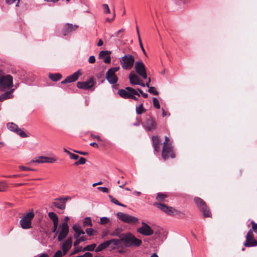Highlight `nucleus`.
Listing matches in <instances>:
<instances>
[{
	"mask_svg": "<svg viewBox=\"0 0 257 257\" xmlns=\"http://www.w3.org/2000/svg\"><path fill=\"white\" fill-rule=\"evenodd\" d=\"M116 216L119 220L128 224H136L138 221L137 217L122 212H117Z\"/></svg>",
	"mask_w": 257,
	"mask_h": 257,
	"instance_id": "9d476101",
	"label": "nucleus"
},
{
	"mask_svg": "<svg viewBox=\"0 0 257 257\" xmlns=\"http://www.w3.org/2000/svg\"><path fill=\"white\" fill-rule=\"evenodd\" d=\"M110 221L108 217H102L100 218V223L101 224H104L109 223Z\"/></svg>",
	"mask_w": 257,
	"mask_h": 257,
	"instance_id": "37998d69",
	"label": "nucleus"
},
{
	"mask_svg": "<svg viewBox=\"0 0 257 257\" xmlns=\"http://www.w3.org/2000/svg\"><path fill=\"white\" fill-rule=\"evenodd\" d=\"M49 77L53 81H57L60 80L62 78L61 74L59 73H55V74H49Z\"/></svg>",
	"mask_w": 257,
	"mask_h": 257,
	"instance_id": "cd10ccee",
	"label": "nucleus"
},
{
	"mask_svg": "<svg viewBox=\"0 0 257 257\" xmlns=\"http://www.w3.org/2000/svg\"><path fill=\"white\" fill-rule=\"evenodd\" d=\"M94 231V229L91 228H88L86 229L85 231L81 229V235L84 234L85 232H86L88 235L91 236L93 235Z\"/></svg>",
	"mask_w": 257,
	"mask_h": 257,
	"instance_id": "c9c22d12",
	"label": "nucleus"
},
{
	"mask_svg": "<svg viewBox=\"0 0 257 257\" xmlns=\"http://www.w3.org/2000/svg\"><path fill=\"white\" fill-rule=\"evenodd\" d=\"M139 44H140V47L142 50V51L143 52L144 54L145 55H146V51L145 50V49L143 47V43H142V40H141V37H139Z\"/></svg>",
	"mask_w": 257,
	"mask_h": 257,
	"instance_id": "603ef678",
	"label": "nucleus"
},
{
	"mask_svg": "<svg viewBox=\"0 0 257 257\" xmlns=\"http://www.w3.org/2000/svg\"><path fill=\"white\" fill-rule=\"evenodd\" d=\"M143 91L140 88H138L137 90L131 87H126L125 89H119L118 94L119 95L124 99H132L135 100H138L140 96L142 94Z\"/></svg>",
	"mask_w": 257,
	"mask_h": 257,
	"instance_id": "f257e3e1",
	"label": "nucleus"
},
{
	"mask_svg": "<svg viewBox=\"0 0 257 257\" xmlns=\"http://www.w3.org/2000/svg\"><path fill=\"white\" fill-rule=\"evenodd\" d=\"M122 230L121 228H116L113 232L111 233V235L114 236H118L119 238L121 239V235L125 234V233H121Z\"/></svg>",
	"mask_w": 257,
	"mask_h": 257,
	"instance_id": "c756f323",
	"label": "nucleus"
},
{
	"mask_svg": "<svg viewBox=\"0 0 257 257\" xmlns=\"http://www.w3.org/2000/svg\"><path fill=\"white\" fill-rule=\"evenodd\" d=\"M8 128L11 131L14 132L16 133L18 135L21 136L22 138H27L28 137V135H27L24 132H23L21 128H19L18 126L13 123V122H9L7 124Z\"/></svg>",
	"mask_w": 257,
	"mask_h": 257,
	"instance_id": "4468645a",
	"label": "nucleus"
},
{
	"mask_svg": "<svg viewBox=\"0 0 257 257\" xmlns=\"http://www.w3.org/2000/svg\"><path fill=\"white\" fill-rule=\"evenodd\" d=\"M57 161V159L54 157H48L45 156H38L32 159L30 163H53Z\"/></svg>",
	"mask_w": 257,
	"mask_h": 257,
	"instance_id": "ddd939ff",
	"label": "nucleus"
},
{
	"mask_svg": "<svg viewBox=\"0 0 257 257\" xmlns=\"http://www.w3.org/2000/svg\"><path fill=\"white\" fill-rule=\"evenodd\" d=\"M97 189L104 193H108L109 191L107 188L103 187H98Z\"/></svg>",
	"mask_w": 257,
	"mask_h": 257,
	"instance_id": "8fccbe9b",
	"label": "nucleus"
},
{
	"mask_svg": "<svg viewBox=\"0 0 257 257\" xmlns=\"http://www.w3.org/2000/svg\"><path fill=\"white\" fill-rule=\"evenodd\" d=\"M103 44V42L102 40L101 39H99L97 44V46H98V47L101 46Z\"/></svg>",
	"mask_w": 257,
	"mask_h": 257,
	"instance_id": "052dcab7",
	"label": "nucleus"
},
{
	"mask_svg": "<svg viewBox=\"0 0 257 257\" xmlns=\"http://www.w3.org/2000/svg\"><path fill=\"white\" fill-rule=\"evenodd\" d=\"M90 145L91 146L94 147H97L98 145L96 143L93 142L90 144Z\"/></svg>",
	"mask_w": 257,
	"mask_h": 257,
	"instance_id": "338daca9",
	"label": "nucleus"
},
{
	"mask_svg": "<svg viewBox=\"0 0 257 257\" xmlns=\"http://www.w3.org/2000/svg\"><path fill=\"white\" fill-rule=\"evenodd\" d=\"M252 225V228L251 229L253 230L254 231H257V223H255L253 221L251 222Z\"/></svg>",
	"mask_w": 257,
	"mask_h": 257,
	"instance_id": "864d4df0",
	"label": "nucleus"
},
{
	"mask_svg": "<svg viewBox=\"0 0 257 257\" xmlns=\"http://www.w3.org/2000/svg\"><path fill=\"white\" fill-rule=\"evenodd\" d=\"M142 124L144 129L148 132L155 131L158 126L157 122L151 115H149V117L144 122H142Z\"/></svg>",
	"mask_w": 257,
	"mask_h": 257,
	"instance_id": "1a4fd4ad",
	"label": "nucleus"
},
{
	"mask_svg": "<svg viewBox=\"0 0 257 257\" xmlns=\"http://www.w3.org/2000/svg\"><path fill=\"white\" fill-rule=\"evenodd\" d=\"M67 198H60L55 200L53 202V205L57 208L63 210L65 208V203L67 201Z\"/></svg>",
	"mask_w": 257,
	"mask_h": 257,
	"instance_id": "412c9836",
	"label": "nucleus"
},
{
	"mask_svg": "<svg viewBox=\"0 0 257 257\" xmlns=\"http://www.w3.org/2000/svg\"><path fill=\"white\" fill-rule=\"evenodd\" d=\"M72 244V239L71 238L67 239L62 244V249L63 250V255H65L71 248Z\"/></svg>",
	"mask_w": 257,
	"mask_h": 257,
	"instance_id": "b1692460",
	"label": "nucleus"
},
{
	"mask_svg": "<svg viewBox=\"0 0 257 257\" xmlns=\"http://www.w3.org/2000/svg\"><path fill=\"white\" fill-rule=\"evenodd\" d=\"M194 201L197 207L203 213L204 217H210L211 216V213L209 208L207 207L206 204L203 199L199 197H195L194 198Z\"/></svg>",
	"mask_w": 257,
	"mask_h": 257,
	"instance_id": "423d86ee",
	"label": "nucleus"
},
{
	"mask_svg": "<svg viewBox=\"0 0 257 257\" xmlns=\"http://www.w3.org/2000/svg\"><path fill=\"white\" fill-rule=\"evenodd\" d=\"M14 89H12L10 91H8L0 95V101L3 102L5 100L12 98L13 95L12 93L14 92Z\"/></svg>",
	"mask_w": 257,
	"mask_h": 257,
	"instance_id": "a878e982",
	"label": "nucleus"
},
{
	"mask_svg": "<svg viewBox=\"0 0 257 257\" xmlns=\"http://www.w3.org/2000/svg\"><path fill=\"white\" fill-rule=\"evenodd\" d=\"M95 83L93 77H90L86 81L81 82V89L94 91L95 88L93 86Z\"/></svg>",
	"mask_w": 257,
	"mask_h": 257,
	"instance_id": "f3484780",
	"label": "nucleus"
},
{
	"mask_svg": "<svg viewBox=\"0 0 257 257\" xmlns=\"http://www.w3.org/2000/svg\"><path fill=\"white\" fill-rule=\"evenodd\" d=\"M96 246V244L95 243H93L91 244L87 245L86 246H85L83 249H81V251H93L95 249Z\"/></svg>",
	"mask_w": 257,
	"mask_h": 257,
	"instance_id": "2f4dec72",
	"label": "nucleus"
},
{
	"mask_svg": "<svg viewBox=\"0 0 257 257\" xmlns=\"http://www.w3.org/2000/svg\"><path fill=\"white\" fill-rule=\"evenodd\" d=\"M102 184V182L101 181H99V182H97V183H94V184L92 185V186H93V187H95V186H97V185H101V184Z\"/></svg>",
	"mask_w": 257,
	"mask_h": 257,
	"instance_id": "69168bd1",
	"label": "nucleus"
},
{
	"mask_svg": "<svg viewBox=\"0 0 257 257\" xmlns=\"http://www.w3.org/2000/svg\"><path fill=\"white\" fill-rule=\"evenodd\" d=\"M60 231L58 236V241H62L68 235L69 232V227L66 223H63L60 226Z\"/></svg>",
	"mask_w": 257,
	"mask_h": 257,
	"instance_id": "dca6fc26",
	"label": "nucleus"
},
{
	"mask_svg": "<svg viewBox=\"0 0 257 257\" xmlns=\"http://www.w3.org/2000/svg\"><path fill=\"white\" fill-rule=\"evenodd\" d=\"M34 217V214L30 212L25 215L21 219L20 223L23 229H29L32 227V220Z\"/></svg>",
	"mask_w": 257,
	"mask_h": 257,
	"instance_id": "6e6552de",
	"label": "nucleus"
},
{
	"mask_svg": "<svg viewBox=\"0 0 257 257\" xmlns=\"http://www.w3.org/2000/svg\"><path fill=\"white\" fill-rule=\"evenodd\" d=\"M137 85H139L142 87L146 86V84H145L141 79L140 80L139 84H138Z\"/></svg>",
	"mask_w": 257,
	"mask_h": 257,
	"instance_id": "680f3d73",
	"label": "nucleus"
},
{
	"mask_svg": "<svg viewBox=\"0 0 257 257\" xmlns=\"http://www.w3.org/2000/svg\"><path fill=\"white\" fill-rule=\"evenodd\" d=\"M80 75V69L78 70L73 74L68 76L65 80L61 81V84L71 83L76 81Z\"/></svg>",
	"mask_w": 257,
	"mask_h": 257,
	"instance_id": "6ab92c4d",
	"label": "nucleus"
},
{
	"mask_svg": "<svg viewBox=\"0 0 257 257\" xmlns=\"http://www.w3.org/2000/svg\"><path fill=\"white\" fill-rule=\"evenodd\" d=\"M109 245V241H108V240L105 241L98 245V246L95 248V251H101L107 248Z\"/></svg>",
	"mask_w": 257,
	"mask_h": 257,
	"instance_id": "bb28decb",
	"label": "nucleus"
},
{
	"mask_svg": "<svg viewBox=\"0 0 257 257\" xmlns=\"http://www.w3.org/2000/svg\"><path fill=\"white\" fill-rule=\"evenodd\" d=\"M149 88L148 91L150 93L153 94L155 95H158L159 93L156 90L155 88L154 87L151 86Z\"/></svg>",
	"mask_w": 257,
	"mask_h": 257,
	"instance_id": "a19ab883",
	"label": "nucleus"
},
{
	"mask_svg": "<svg viewBox=\"0 0 257 257\" xmlns=\"http://www.w3.org/2000/svg\"><path fill=\"white\" fill-rule=\"evenodd\" d=\"M103 61L105 63L108 64L111 61V57L110 55H106L103 59Z\"/></svg>",
	"mask_w": 257,
	"mask_h": 257,
	"instance_id": "a18cd8bd",
	"label": "nucleus"
},
{
	"mask_svg": "<svg viewBox=\"0 0 257 257\" xmlns=\"http://www.w3.org/2000/svg\"><path fill=\"white\" fill-rule=\"evenodd\" d=\"M123 31H124V29H121L118 30L116 34V36L117 37H119V34H120V33H122Z\"/></svg>",
	"mask_w": 257,
	"mask_h": 257,
	"instance_id": "e2e57ef3",
	"label": "nucleus"
},
{
	"mask_svg": "<svg viewBox=\"0 0 257 257\" xmlns=\"http://www.w3.org/2000/svg\"><path fill=\"white\" fill-rule=\"evenodd\" d=\"M153 205L158 208H159L161 210L169 215H180L182 217L184 216V213L182 212L177 210L172 207L167 206L165 204L155 202L153 203Z\"/></svg>",
	"mask_w": 257,
	"mask_h": 257,
	"instance_id": "7ed1b4c3",
	"label": "nucleus"
},
{
	"mask_svg": "<svg viewBox=\"0 0 257 257\" xmlns=\"http://www.w3.org/2000/svg\"><path fill=\"white\" fill-rule=\"evenodd\" d=\"M115 17V12H114L113 18L112 19H109L108 18H106V22H111L114 19Z\"/></svg>",
	"mask_w": 257,
	"mask_h": 257,
	"instance_id": "13d9d810",
	"label": "nucleus"
},
{
	"mask_svg": "<svg viewBox=\"0 0 257 257\" xmlns=\"http://www.w3.org/2000/svg\"><path fill=\"white\" fill-rule=\"evenodd\" d=\"M135 60V57L130 54H126L119 59L120 64L124 70H131L134 66Z\"/></svg>",
	"mask_w": 257,
	"mask_h": 257,
	"instance_id": "39448f33",
	"label": "nucleus"
},
{
	"mask_svg": "<svg viewBox=\"0 0 257 257\" xmlns=\"http://www.w3.org/2000/svg\"><path fill=\"white\" fill-rule=\"evenodd\" d=\"M129 79L131 85H135L139 84L141 78L134 71H132L129 74Z\"/></svg>",
	"mask_w": 257,
	"mask_h": 257,
	"instance_id": "5701e85b",
	"label": "nucleus"
},
{
	"mask_svg": "<svg viewBox=\"0 0 257 257\" xmlns=\"http://www.w3.org/2000/svg\"><path fill=\"white\" fill-rule=\"evenodd\" d=\"M70 159L77 160L79 159V156L73 153H71L69 156Z\"/></svg>",
	"mask_w": 257,
	"mask_h": 257,
	"instance_id": "3c124183",
	"label": "nucleus"
},
{
	"mask_svg": "<svg viewBox=\"0 0 257 257\" xmlns=\"http://www.w3.org/2000/svg\"><path fill=\"white\" fill-rule=\"evenodd\" d=\"M8 187V184L5 181L0 182V192H4Z\"/></svg>",
	"mask_w": 257,
	"mask_h": 257,
	"instance_id": "e433bc0d",
	"label": "nucleus"
},
{
	"mask_svg": "<svg viewBox=\"0 0 257 257\" xmlns=\"http://www.w3.org/2000/svg\"><path fill=\"white\" fill-rule=\"evenodd\" d=\"M167 197V195L164 193H158L156 195V199L159 201H163L165 198Z\"/></svg>",
	"mask_w": 257,
	"mask_h": 257,
	"instance_id": "72a5a7b5",
	"label": "nucleus"
},
{
	"mask_svg": "<svg viewBox=\"0 0 257 257\" xmlns=\"http://www.w3.org/2000/svg\"><path fill=\"white\" fill-rule=\"evenodd\" d=\"M20 1V0H6V3L8 5H12L14 4L15 2L17 1L16 6L18 7Z\"/></svg>",
	"mask_w": 257,
	"mask_h": 257,
	"instance_id": "c03bdc74",
	"label": "nucleus"
},
{
	"mask_svg": "<svg viewBox=\"0 0 257 257\" xmlns=\"http://www.w3.org/2000/svg\"><path fill=\"white\" fill-rule=\"evenodd\" d=\"M39 257H48V255L47 253H42Z\"/></svg>",
	"mask_w": 257,
	"mask_h": 257,
	"instance_id": "774afa93",
	"label": "nucleus"
},
{
	"mask_svg": "<svg viewBox=\"0 0 257 257\" xmlns=\"http://www.w3.org/2000/svg\"><path fill=\"white\" fill-rule=\"evenodd\" d=\"M63 255V253H62L60 250H58L55 253L53 257H62Z\"/></svg>",
	"mask_w": 257,
	"mask_h": 257,
	"instance_id": "09e8293b",
	"label": "nucleus"
},
{
	"mask_svg": "<svg viewBox=\"0 0 257 257\" xmlns=\"http://www.w3.org/2000/svg\"><path fill=\"white\" fill-rule=\"evenodd\" d=\"M135 69L136 73L144 79L147 78L146 67L142 61H136L135 63Z\"/></svg>",
	"mask_w": 257,
	"mask_h": 257,
	"instance_id": "9b49d317",
	"label": "nucleus"
},
{
	"mask_svg": "<svg viewBox=\"0 0 257 257\" xmlns=\"http://www.w3.org/2000/svg\"><path fill=\"white\" fill-rule=\"evenodd\" d=\"M106 78L110 84H114L118 81V78L115 74L111 73L110 70H108L106 73Z\"/></svg>",
	"mask_w": 257,
	"mask_h": 257,
	"instance_id": "4be33fe9",
	"label": "nucleus"
},
{
	"mask_svg": "<svg viewBox=\"0 0 257 257\" xmlns=\"http://www.w3.org/2000/svg\"><path fill=\"white\" fill-rule=\"evenodd\" d=\"M108 197H109V199L110 200V201L112 203H114V204H115L116 205H117L118 206H122V207H125L126 206L125 205L122 204L120 203V202H119V201L117 199H116L115 198H114L112 196L109 195L108 196Z\"/></svg>",
	"mask_w": 257,
	"mask_h": 257,
	"instance_id": "f704fd0d",
	"label": "nucleus"
},
{
	"mask_svg": "<svg viewBox=\"0 0 257 257\" xmlns=\"http://www.w3.org/2000/svg\"><path fill=\"white\" fill-rule=\"evenodd\" d=\"M63 151L65 153H66L67 154H68L69 155V156H70V154H71V153H72L69 151H68L67 149H66V148L63 149Z\"/></svg>",
	"mask_w": 257,
	"mask_h": 257,
	"instance_id": "0e129e2a",
	"label": "nucleus"
},
{
	"mask_svg": "<svg viewBox=\"0 0 257 257\" xmlns=\"http://www.w3.org/2000/svg\"><path fill=\"white\" fill-rule=\"evenodd\" d=\"M146 111V109L144 107L143 103H141L139 106L136 108V111L137 114H141Z\"/></svg>",
	"mask_w": 257,
	"mask_h": 257,
	"instance_id": "7c9ffc66",
	"label": "nucleus"
},
{
	"mask_svg": "<svg viewBox=\"0 0 257 257\" xmlns=\"http://www.w3.org/2000/svg\"><path fill=\"white\" fill-rule=\"evenodd\" d=\"M246 239L243 245L247 247L257 246V241L254 239L252 229H250L246 235Z\"/></svg>",
	"mask_w": 257,
	"mask_h": 257,
	"instance_id": "f8f14e48",
	"label": "nucleus"
},
{
	"mask_svg": "<svg viewBox=\"0 0 257 257\" xmlns=\"http://www.w3.org/2000/svg\"><path fill=\"white\" fill-rule=\"evenodd\" d=\"M121 240L126 247H138L142 243L141 239L136 238L130 232L121 235Z\"/></svg>",
	"mask_w": 257,
	"mask_h": 257,
	"instance_id": "f03ea898",
	"label": "nucleus"
},
{
	"mask_svg": "<svg viewBox=\"0 0 257 257\" xmlns=\"http://www.w3.org/2000/svg\"><path fill=\"white\" fill-rule=\"evenodd\" d=\"M19 169L22 171H33L34 169L24 166H20Z\"/></svg>",
	"mask_w": 257,
	"mask_h": 257,
	"instance_id": "de8ad7c7",
	"label": "nucleus"
},
{
	"mask_svg": "<svg viewBox=\"0 0 257 257\" xmlns=\"http://www.w3.org/2000/svg\"><path fill=\"white\" fill-rule=\"evenodd\" d=\"M81 257H92V254L90 252H85L84 254L81 255Z\"/></svg>",
	"mask_w": 257,
	"mask_h": 257,
	"instance_id": "6e6d98bb",
	"label": "nucleus"
},
{
	"mask_svg": "<svg viewBox=\"0 0 257 257\" xmlns=\"http://www.w3.org/2000/svg\"><path fill=\"white\" fill-rule=\"evenodd\" d=\"M120 69V67L119 66L117 67H111L110 69H109L108 70H110V72L111 73L115 74L116 72H117Z\"/></svg>",
	"mask_w": 257,
	"mask_h": 257,
	"instance_id": "49530a36",
	"label": "nucleus"
},
{
	"mask_svg": "<svg viewBox=\"0 0 257 257\" xmlns=\"http://www.w3.org/2000/svg\"><path fill=\"white\" fill-rule=\"evenodd\" d=\"M24 176V175H23L22 174H17V175L8 176H6V177H8V178H16V177H22Z\"/></svg>",
	"mask_w": 257,
	"mask_h": 257,
	"instance_id": "4d7b16f0",
	"label": "nucleus"
},
{
	"mask_svg": "<svg viewBox=\"0 0 257 257\" xmlns=\"http://www.w3.org/2000/svg\"><path fill=\"white\" fill-rule=\"evenodd\" d=\"M153 102L154 106L155 108H156L157 109H159L160 108V105L159 103V101L157 98L154 97L153 98Z\"/></svg>",
	"mask_w": 257,
	"mask_h": 257,
	"instance_id": "ea45409f",
	"label": "nucleus"
},
{
	"mask_svg": "<svg viewBox=\"0 0 257 257\" xmlns=\"http://www.w3.org/2000/svg\"><path fill=\"white\" fill-rule=\"evenodd\" d=\"M137 121L134 123V126H139L141 124V120L138 119V118H137Z\"/></svg>",
	"mask_w": 257,
	"mask_h": 257,
	"instance_id": "bf43d9fd",
	"label": "nucleus"
},
{
	"mask_svg": "<svg viewBox=\"0 0 257 257\" xmlns=\"http://www.w3.org/2000/svg\"><path fill=\"white\" fill-rule=\"evenodd\" d=\"M49 217L52 220L53 223L59 222V219L56 213L53 212H50L48 214Z\"/></svg>",
	"mask_w": 257,
	"mask_h": 257,
	"instance_id": "c85d7f7f",
	"label": "nucleus"
},
{
	"mask_svg": "<svg viewBox=\"0 0 257 257\" xmlns=\"http://www.w3.org/2000/svg\"><path fill=\"white\" fill-rule=\"evenodd\" d=\"M83 226L84 227L92 226L91 219L90 217H87L84 219V220L83 221Z\"/></svg>",
	"mask_w": 257,
	"mask_h": 257,
	"instance_id": "473e14b6",
	"label": "nucleus"
},
{
	"mask_svg": "<svg viewBox=\"0 0 257 257\" xmlns=\"http://www.w3.org/2000/svg\"><path fill=\"white\" fill-rule=\"evenodd\" d=\"M88 62L89 63L93 64L95 62V58L94 56H91L89 57L88 59Z\"/></svg>",
	"mask_w": 257,
	"mask_h": 257,
	"instance_id": "5fc2aeb1",
	"label": "nucleus"
},
{
	"mask_svg": "<svg viewBox=\"0 0 257 257\" xmlns=\"http://www.w3.org/2000/svg\"><path fill=\"white\" fill-rule=\"evenodd\" d=\"M153 146L155 152H159L160 149V140L158 136H153L152 137Z\"/></svg>",
	"mask_w": 257,
	"mask_h": 257,
	"instance_id": "393cba45",
	"label": "nucleus"
},
{
	"mask_svg": "<svg viewBox=\"0 0 257 257\" xmlns=\"http://www.w3.org/2000/svg\"><path fill=\"white\" fill-rule=\"evenodd\" d=\"M102 7L103 9L104 14H110V11L109 7L107 4H103L102 5Z\"/></svg>",
	"mask_w": 257,
	"mask_h": 257,
	"instance_id": "79ce46f5",
	"label": "nucleus"
},
{
	"mask_svg": "<svg viewBox=\"0 0 257 257\" xmlns=\"http://www.w3.org/2000/svg\"><path fill=\"white\" fill-rule=\"evenodd\" d=\"M165 140L163 143V147L162 152V156L164 160H166L170 156L172 158L175 157V155L173 152V147L169 144V139L168 137H165Z\"/></svg>",
	"mask_w": 257,
	"mask_h": 257,
	"instance_id": "20e7f679",
	"label": "nucleus"
},
{
	"mask_svg": "<svg viewBox=\"0 0 257 257\" xmlns=\"http://www.w3.org/2000/svg\"><path fill=\"white\" fill-rule=\"evenodd\" d=\"M142 226L137 228V231L144 235L149 236L153 234L154 230L146 223L143 222Z\"/></svg>",
	"mask_w": 257,
	"mask_h": 257,
	"instance_id": "2eb2a0df",
	"label": "nucleus"
},
{
	"mask_svg": "<svg viewBox=\"0 0 257 257\" xmlns=\"http://www.w3.org/2000/svg\"><path fill=\"white\" fill-rule=\"evenodd\" d=\"M110 52L108 51H101L99 54V57L101 59H103L106 55L110 54Z\"/></svg>",
	"mask_w": 257,
	"mask_h": 257,
	"instance_id": "4c0bfd02",
	"label": "nucleus"
},
{
	"mask_svg": "<svg viewBox=\"0 0 257 257\" xmlns=\"http://www.w3.org/2000/svg\"><path fill=\"white\" fill-rule=\"evenodd\" d=\"M73 230L75 231L74 237L76 238V240L74 243V246H76L80 243V227L78 224H75L73 225Z\"/></svg>",
	"mask_w": 257,
	"mask_h": 257,
	"instance_id": "aec40b11",
	"label": "nucleus"
},
{
	"mask_svg": "<svg viewBox=\"0 0 257 257\" xmlns=\"http://www.w3.org/2000/svg\"><path fill=\"white\" fill-rule=\"evenodd\" d=\"M108 241H109V245L110 244L113 243L115 245H118L119 244V243L122 242L120 240V238L119 239H111L110 240H108Z\"/></svg>",
	"mask_w": 257,
	"mask_h": 257,
	"instance_id": "58836bf2",
	"label": "nucleus"
},
{
	"mask_svg": "<svg viewBox=\"0 0 257 257\" xmlns=\"http://www.w3.org/2000/svg\"><path fill=\"white\" fill-rule=\"evenodd\" d=\"M79 28L78 25H73L71 24H66L62 30V33L64 36L68 35L69 33L76 30Z\"/></svg>",
	"mask_w": 257,
	"mask_h": 257,
	"instance_id": "a211bd4d",
	"label": "nucleus"
},
{
	"mask_svg": "<svg viewBox=\"0 0 257 257\" xmlns=\"http://www.w3.org/2000/svg\"><path fill=\"white\" fill-rule=\"evenodd\" d=\"M13 86V78L9 74L0 76V89L2 91L9 89Z\"/></svg>",
	"mask_w": 257,
	"mask_h": 257,
	"instance_id": "0eeeda50",
	"label": "nucleus"
}]
</instances>
